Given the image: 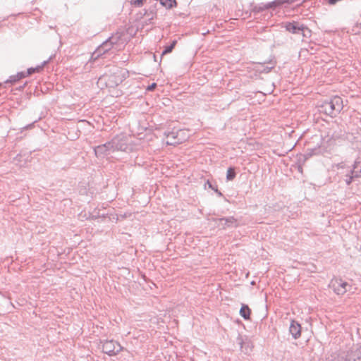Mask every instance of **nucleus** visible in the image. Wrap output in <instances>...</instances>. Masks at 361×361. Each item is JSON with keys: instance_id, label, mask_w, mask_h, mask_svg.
<instances>
[{"instance_id": "nucleus-18", "label": "nucleus", "mask_w": 361, "mask_h": 361, "mask_svg": "<svg viewBox=\"0 0 361 361\" xmlns=\"http://www.w3.org/2000/svg\"><path fill=\"white\" fill-rule=\"evenodd\" d=\"M276 63V61L274 57H273V59H270L268 62L263 63V69L261 71L265 73H269L274 68Z\"/></svg>"}, {"instance_id": "nucleus-34", "label": "nucleus", "mask_w": 361, "mask_h": 361, "mask_svg": "<svg viewBox=\"0 0 361 361\" xmlns=\"http://www.w3.org/2000/svg\"><path fill=\"white\" fill-rule=\"evenodd\" d=\"M177 43V40L176 39H174L172 41V42L171 43V45L174 48L176 44Z\"/></svg>"}, {"instance_id": "nucleus-17", "label": "nucleus", "mask_w": 361, "mask_h": 361, "mask_svg": "<svg viewBox=\"0 0 361 361\" xmlns=\"http://www.w3.org/2000/svg\"><path fill=\"white\" fill-rule=\"evenodd\" d=\"M51 59V56L49 58V60L44 61L40 66H36L35 68L31 67V68H27V71L25 72L26 77L30 75H31V74H32V73H39V72H40L43 69L44 66L49 62V61Z\"/></svg>"}, {"instance_id": "nucleus-37", "label": "nucleus", "mask_w": 361, "mask_h": 361, "mask_svg": "<svg viewBox=\"0 0 361 361\" xmlns=\"http://www.w3.org/2000/svg\"><path fill=\"white\" fill-rule=\"evenodd\" d=\"M32 126V124H30V125H29V126H27L26 128H29V127H30V126Z\"/></svg>"}, {"instance_id": "nucleus-11", "label": "nucleus", "mask_w": 361, "mask_h": 361, "mask_svg": "<svg viewBox=\"0 0 361 361\" xmlns=\"http://www.w3.org/2000/svg\"><path fill=\"white\" fill-rule=\"evenodd\" d=\"M93 149L94 154L97 158H104L105 156L112 153L110 146L108 145V142L103 145L94 147Z\"/></svg>"}, {"instance_id": "nucleus-21", "label": "nucleus", "mask_w": 361, "mask_h": 361, "mask_svg": "<svg viewBox=\"0 0 361 361\" xmlns=\"http://www.w3.org/2000/svg\"><path fill=\"white\" fill-rule=\"evenodd\" d=\"M157 16V13L154 11V10L148 12L145 11L144 13L143 21L142 23H147V21H150L154 19V18Z\"/></svg>"}, {"instance_id": "nucleus-8", "label": "nucleus", "mask_w": 361, "mask_h": 361, "mask_svg": "<svg viewBox=\"0 0 361 361\" xmlns=\"http://www.w3.org/2000/svg\"><path fill=\"white\" fill-rule=\"evenodd\" d=\"M286 30L294 34H301L305 38H310L312 31L304 24H286Z\"/></svg>"}, {"instance_id": "nucleus-25", "label": "nucleus", "mask_w": 361, "mask_h": 361, "mask_svg": "<svg viewBox=\"0 0 361 361\" xmlns=\"http://www.w3.org/2000/svg\"><path fill=\"white\" fill-rule=\"evenodd\" d=\"M205 185H208V188L214 190L219 197H222L223 194L221 191L218 190L217 185H214L212 182H210L209 180H207Z\"/></svg>"}, {"instance_id": "nucleus-2", "label": "nucleus", "mask_w": 361, "mask_h": 361, "mask_svg": "<svg viewBox=\"0 0 361 361\" xmlns=\"http://www.w3.org/2000/svg\"><path fill=\"white\" fill-rule=\"evenodd\" d=\"M319 111L331 118L336 117L343 108V99L339 96H334L318 106Z\"/></svg>"}, {"instance_id": "nucleus-22", "label": "nucleus", "mask_w": 361, "mask_h": 361, "mask_svg": "<svg viewBox=\"0 0 361 361\" xmlns=\"http://www.w3.org/2000/svg\"><path fill=\"white\" fill-rule=\"evenodd\" d=\"M236 172H235V168L233 166H230L227 169L226 172V180H232L235 178Z\"/></svg>"}, {"instance_id": "nucleus-38", "label": "nucleus", "mask_w": 361, "mask_h": 361, "mask_svg": "<svg viewBox=\"0 0 361 361\" xmlns=\"http://www.w3.org/2000/svg\"><path fill=\"white\" fill-rule=\"evenodd\" d=\"M49 28L50 29H54V27L52 26H49Z\"/></svg>"}, {"instance_id": "nucleus-26", "label": "nucleus", "mask_w": 361, "mask_h": 361, "mask_svg": "<svg viewBox=\"0 0 361 361\" xmlns=\"http://www.w3.org/2000/svg\"><path fill=\"white\" fill-rule=\"evenodd\" d=\"M353 166L354 167V169H356L358 173L361 176V156L356 159Z\"/></svg>"}, {"instance_id": "nucleus-1", "label": "nucleus", "mask_w": 361, "mask_h": 361, "mask_svg": "<svg viewBox=\"0 0 361 361\" xmlns=\"http://www.w3.org/2000/svg\"><path fill=\"white\" fill-rule=\"evenodd\" d=\"M305 0H274L269 2H262L252 5V13L255 18L264 21H273L277 23L279 18L285 14L287 5L296 4L300 5Z\"/></svg>"}, {"instance_id": "nucleus-33", "label": "nucleus", "mask_w": 361, "mask_h": 361, "mask_svg": "<svg viewBox=\"0 0 361 361\" xmlns=\"http://www.w3.org/2000/svg\"><path fill=\"white\" fill-rule=\"evenodd\" d=\"M281 23H298V22L297 20H292L281 21Z\"/></svg>"}, {"instance_id": "nucleus-20", "label": "nucleus", "mask_w": 361, "mask_h": 361, "mask_svg": "<svg viewBox=\"0 0 361 361\" xmlns=\"http://www.w3.org/2000/svg\"><path fill=\"white\" fill-rule=\"evenodd\" d=\"M25 72L21 71L18 72L16 75H11L9 78L5 81L6 83H15L17 81L20 80L22 78H25Z\"/></svg>"}, {"instance_id": "nucleus-23", "label": "nucleus", "mask_w": 361, "mask_h": 361, "mask_svg": "<svg viewBox=\"0 0 361 361\" xmlns=\"http://www.w3.org/2000/svg\"><path fill=\"white\" fill-rule=\"evenodd\" d=\"M160 4L166 8H171L173 6H176V0H161Z\"/></svg>"}, {"instance_id": "nucleus-39", "label": "nucleus", "mask_w": 361, "mask_h": 361, "mask_svg": "<svg viewBox=\"0 0 361 361\" xmlns=\"http://www.w3.org/2000/svg\"><path fill=\"white\" fill-rule=\"evenodd\" d=\"M1 86V83L0 82V87Z\"/></svg>"}, {"instance_id": "nucleus-12", "label": "nucleus", "mask_w": 361, "mask_h": 361, "mask_svg": "<svg viewBox=\"0 0 361 361\" xmlns=\"http://www.w3.org/2000/svg\"><path fill=\"white\" fill-rule=\"evenodd\" d=\"M218 221H219V226H221L223 229L238 226V221L233 216L222 217L219 219Z\"/></svg>"}, {"instance_id": "nucleus-9", "label": "nucleus", "mask_w": 361, "mask_h": 361, "mask_svg": "<svg viewBox=\"0 0 361 361\" xmlns=\"http://www.w3.org/2000/svg\"><path fill=\"white\" fill-rule=\"evenodd\" d=\"M329 286L337 295H343L347 292L348 287H349L350 285L341 279H335L331 280Z\"/></svg>"}, {"instance_id": "nucleus-4", "label": "nucleus", "mask_w": 361, "mask_h": 361, "mask_svg": "<svg viewBox=\"0 0 361 361\" xmlns=\"http://www.w3.org/2000/svg\"><path fill=\"white\" fill-rule=\"evenodd\" d=\"M111 152H128L131 150V147L128 144V138L123 134L116 135L110 141L108 142Z\"/></svg>"}, {"instance_id": "nucleus-6", "label": "nucleus", "mask_w": 361, "mask_h": 361, "mask_svg": "<svg viewBox=\"0 0 361 361\" xmlns=\"http://www.w3.org/2000/svg\"><path fill=\"white\" fill-rule=\"evenodd\" d=\"M138 29V26L126 24L125 27L120 28L115 34H118V37H120L121 44H124L136 35Z\"/></svg>"}, {"instance_id": "nucleus-10", "label": "nucleus", "mask_w": 361, "mask_h": 361, "mask_svg": "<svg viewBox=\"0 0 361 361\" xmlns=\"http://www.w3.org/2000/svg\"><path fill=\"white\" fill-rule=\"evenodd\" d=\"M184 132L181 129L176 130L175 128L171 130V134H169L170 137L166 141V145H176L177 144L181 143L184 140L183 137H181V134Z\"/></svg>"}, {"instance_id": "nucleus-7", "label": "nucleus", "mask_w": 361, "mask_h": 361, "mask_svg": "<svg viewBox=\"0 0 361 361\" xmlns=\"http://www.w3.org/2000/svg\"><path fill=\"white\" fill-rule=\"evenodd\" d=\"M123 350L119 343L114 340H106L102 342V351L109 356H114Z\"/></svg>"}, {"instance_id": "nucleus-29", "label": "nucleus", "mask_w": 361, "mask_h": 361, "mask_svg": "<svg viewBox=\"0 0 361 361\" xmlns=\"http://www.w3.org/2000/svg\"><path fill=\"white\" fill-rule=\"evenodd\" d=\"M157 85L155 82L152 83L151 85H148L146 88L147 91H153L156 87Z\"/></svg>"}, {"instance_id": "nucleus-16", "label": "nucleus", "mask_w": 361, "mask_h": 361, "mask_svg": "<svg viewBox=\"0 0 361 361\" xmlns=\"http://www.w3.org/2000/svg\"><path fill=\"white\" fill-rule=\"evenodd\" d=\"M322 151L319 147L314 148H307L305 153L302 155L303 161H305L310 157H312L313 155L319 154Z\"/></svg>"}, {"instance_id": "nucleus-19", "label": "nucleus", "mask_w": 361, "mask_h": 361, "mask_svg": "<svg viewBox=\"0 0 361 361\" xmlns=\"http://www.w3.org/2000/svg\"><path fill=\"white\" fill-rule=\"evenodd\" d=\"M251 310L247 305L243 304L240 310V314L245 320H248L250 318Z\"/></svg>"}, {"instance_id": "nucleus-31", "label": "nucleus", "mask_w": 361, "mask_h": 361, "mask_svg": "<svg viewBox=\"0 0 361 361\" xmlns=\"http://www.w3.org/2000/svg\"><path fill=\"white\" fill-rule=\"evenodd\" d=\"M171 132L170 130H166L164 133V135L169 140V138L170 137V135L169 134H171Z\"/></svg>"}, {"instance_id": "nucleus-36", "label": "nucleus", "mask_w": 361, "mask_h": 361, "mask_svg": "<svg viewBox=\"0 0 361 361\" xmlns=\"http://www.w3.org/2000/svg\"><path fill=\"white\" fill-rule=\"evenodd\" d=\"M356 23H361V15H360V19H359Z\"/></svg>"}, {"instance_id": "nucleus-32", "label": "nucleus", "mask_w": 361, "mask_h": 361, "mask_svg": "<svg viewBox=\"0 0 361 361\" xmlns=\"http://www.w3.org/2000/svg\"><path fill=\"white\" fill-rule=\"evenodd\" d=\"M209 30H208V29L206 30V29L203 28L202 30L201 34L202 35H205L207 33H209Z\"/></svg>"}, {"instance_id": "nucleus-35", "label": "nucleus", "mask_w": 361, "mask_h": 361, "mask_svg": "<svg viewBox=\"0 0 361 361\" xmlns=\"http://www.w3.org/2000/svg\"><path fill=\"white\" fill-rule=\"evenodd\" d=\"M298 170H299V171H302V166H298Z\"/></svg>"}, {"instance_id": "nucleus-27", "label": "nucleus", "mask_w": 361, "mask_h": 361, "mask_svg": "<svg viewBox=\"0 0 361 361\" xmlns=\"http://www.w3.org/2000/svg\"><path fill=\"white\" fill-rule=\"evenodd\" d=\"M173 49L174 48L171 44L165 47L161 53V56L171 53Z\"/></svg>"}, {"instance_id": "nucleus-30", "label": "nucleus", "mask_w": 361, "mask_h": 361, "mask_svg": "<svg viewBox=\"0 0 361 361\" xmlns=\"http://www.w3.org/2000/svg\"><path fill=\"white\" fill-rule=\"evenodd\" d=\"M238 344L240 345V348H243V345L245 344V341H244V339L242 336H239L238 338Z\"/></svg>"}, {"instance_id": "nucleus-24", "label": "nucleus", "mask_w": 361, "mask_h": 361, "mask_svg": "<svg viewBox=\"0 0 361 361\" xmlns=\"http://www.w3.org/2000/svg\"><path fill=\"white\" fill-rule=\"evenodd\" d=\"M20 17H21L20 13H18L17 15H10V16H4L2 18L0 17V23L6 21V20H8L10 22L13 21V20H19V19H18V18H20Z\"/></svg>"}, {"instance_id": "nucleus-13", "label": "nucleus", "mask_w": 361, "mask_h": 361, "mask_svg": "<svg viewBox=\"0 0 361 361\" xmlns=\"http://www.w3.org/2000/svg\"><path fill=\"white\" fill-rule=\"evenodd\" d=\"M301 326L295 320H292L289 326V332L294 339H298L301 336Z\"/></svg>"}, {"instance_id": "nucleus-28", "label": "nucleus", "mask_w": 361, "mask_h": 361, "mask_svg": "<svg viewBox=\"0 0 361 361\" xmlns=\"http://www.w3.org/2000/svg\"><path fill=\"white\" fill-rule=\"evenodd\" d=\"M145 0H131L130 3L131 4L136 6H140L143 4V2Z\"/></svg>"}, {"instance_id": "nucleus-14", "label": "nucleus", "mask_w": 361, "mask_h": 361, "mask_svg": "<svg viewBox=\"0 0 361 361\" xmlns=\"http://www.w3.org/2000/svg\"><path fill=\"white\" fill-rule=\"evenodd\" d=\"M343 361H361V350L348 351Z\"/></svg>"}, {"instance_id": "nucleus-3", "label": "nucleus", "mask_w": 361, "mask_h": 361, "mask_svg": "<svg viewBox=\"0 0 361 361\" xmlns=\"http://www.w3.org/2000/svg\"><path fill=\"white\" fill-rule=\"evenodd\" d=\"M129 76L128 70L115 67L114 71L107 75L106 73L102 75L99 79V82H104L106 86L108 87H114L121 84Z\"/></svg>"}, {"instance_id": "nucleus-5", "label": "nucleus", "mask_w": 361, "mask_h": 361, "mask_svg": "<svg viewBox=\"0 0 361 361\" xmlns=\"http://www.w3.org/2000/svg\"><path fill=\"white\" fill-rule=\"evenodd\" d=\"M119 38L120 37H118V34L112 35L97 47V49L92 54V57L94 59H97V58L107 54L114 47V45L121 44Z\"/></svg>"}, {"instance_id": "nucleus-15", "label": "nucleus", "mask_w": 361, "mask_h": 361, "mask_svg": "<svg viewBox=\"0 0 361 361\" xmlns=\"http://www.w3.org/2000/svg\"><path fill=\"white\" fill-rule=\"evenodd\" d=\"M350 174H346L345 176V182L346 185H349L353 180L361 177L356 169H353L350 171Z\"/></svg>"}]
</instances>
